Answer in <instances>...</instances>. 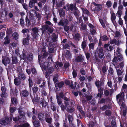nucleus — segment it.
<instances>
[{"label":"nucleus","mask_w":127,"mask_h":127,"mask_svg":"<svg viewBox=\"0 0 127 127\" xmlns=\"http://www.w3.org/2000/svg\"><path fill=\"white\" fill-rule=\"evenodd\" d=\"M99 21L101 25L102 26L103 28H105L106 27V26L103 20L101 19H99Z\"/></svg>","instance_id":"obj_59"},{"label":"nucleus","mask_w":127,"mask_h":127,"mask_svg":"<svg viewBox=\"0 0 127 127\" xmlns=\"http://www.w3.org/2000/svg\"><path fill=\"white\" fill-rule=\"evenodd\" d=\"M22 4L24 9L28 11L29 9V6L27 4L24 3Z\"/></svg>","instance_id":"obj_53"},{"label":"nucleus","mask_w":127,"mask_h":127,"mask_svg":"<svg viewBox=\"0 0 127 127\" xmlns=\"http://www.w3.org/2000/svg\"><path fill=\"white\" fill-rule=\"evenodd\" d=\"M32 122L34 126L35 127H38L40 126V122L38 120H32Z\"/></svg>","instance_id":"obj_26"},{"label":"nucleus","mask_w":127,"mask_h":127,"mask_svg":"<svg viewBox=\"0 0 127 127\" xmlns=\"http://www.w3.org/2000/svg\"><path fill=\"white\" fill-rule=\"evenodd\" d=\"M0 4L1 5V8L3 9V7H6V4H4L3 0H0ZM3 9H4V8Z\"/></svg>","instance_id":"obj_50"},{"label":"nucleus","mask_w":127,"mask_h":127,"mask_svg":"<svg viewBox=\"0 0 127 127\" xmlns=\"http://www.w3.org/2000/svg\"><path fill=\"white\" fill-rule=\"evenodd\" d=\"M56 68H59V66L60 67H62L63 65V64L61 62H57L56 63Z\"/></svg>","instance_id":"obj_57"},{"label":"nucleus","mask_w":127,"mask_h":127,"mask_svg":"<svg viewBox=\"0 0 127 127\" xmlns=\"http://www.w3.org/2000/svg\"><path fill=\"white\" fill-rule=\"evenodd\" d=\"M105 36H101L100 37V38H102V39L103 41H106L108 40V38L107 37V36L105 35Z\"/></svg>","instance_id":"obj_64"},{"label":"nucleus","mask_w":127,"mask_h":127,"mask_svg":"<svg viewBox=\"0 0 127 127\" xmlns=\"http://www.w3.org/2000/svg\"><path fill=\"white\" fill-rule=\"evenodd\" d=\"M103 84L104 83L103 82L100 81L98 80H97L95 83V85L97 88L102 86Z\"/></svg>","instance_id":"obj_27"},{"label":"nucleus","mask_w":127,"mask_h":127,"mask_svg":"<svg viewBox=\"0 0 127 127\" xmlns=\"http://www.w3.org/2000/svg\"><path fill=\"white\" fill-rule=\"evenodd\" d=\"M18 110L19 113V116H18L20 119V121L22 122H24L26 120L25 112L22 110L21 108H19L18 109Z\"/></svg>","instance_id":"obj_3"},{"label":"nucleus","mask_w":127,"mask_h":127,"mask_svg":"<svg viewBox=\"0 0 127 127\" xmlns=\"http://www.w3.org/2000/svg\"><path fill=\"white\" fill-rule=\"evenodd\" d=\"M50 66L49 63L48 62H45L43 63L42 65V68L45 70H47L48 67Z\"/></svg>","instance_id":"obj_18"},{"label":"nucleus","mask_w":127,"mask_h":127,"mask_svg":"<svg viewBox=\"0 0 127 127\" xmlns=\"http://www.w3.org/2000/svg\"><path fill=\"white\" fill-rule=\"evenodd\" d=\"M29 124L28 123H24L22 125H19L18 126H15L14 127H30Z\"/></svg>","instance_id":"obj_31"},{"label":"nucleus","mask_w":127,"mask_h":127,"mask_svg":"<svg viewBox=\"0 0 127 127\" xmlns=\"http://www.w3.org/2000/svg\"><path fill=\"white\" fill-rule=\"evenodd\" d=\"M124 93L122 92L116 96V100L120 106L123 108H125L123 111V115L124 117L126 116L127 112V107H126V105L124 102Z\"/></svg>","instance_id":"obj_1"},{"label":"nucleus","mask_w":127,"mask_h":127,"mask_svg":"<svg viewBox=\"0 0 127 127\" xmlns=\"http://www.w3.org/2000/svg\"><path fill=\"white\" fill-rule=\"evenodd\" d=\"M1 8L0 9V18L1 19L3 20L2 18H3L4 20V17L6 18L7 16L8 10L6 9V7H3V8Z\"/></svg>","instance_id":"obj_2"},{"label":"nucleus","mask_w":127,"mask_h":127,"mask_svg":"<svg viewBox=\"0 0 127 127\" xmlns=\"http://www.w3.org/2000/svg\"><path fill=\"white\" fill-rule=\"evenodd\" d=\"M46 121L48 124H51L52 122V119L51 117H48L45 119Z\"/></svg>","instance_id":"obj_43"},{"label":"nucleus","mask_w":127,"mask_h":127,"mask_svg":"<svg viewBox=\"0 0 127 127\" xmlns=\"http://www.w3.org/2000/svg\"><path fill=\"white\" fill-rule=\"evenodd\" d=\"M34 14L36 16L37 18L38 19V20H40L41 18V15L39 13H37L35 12V13Z\"/></svg>","instance_id":"obj_58"},{"label":"nucleus","mask_w":127,"mask_h":127,"mask_svg":"<svg viewBox=\"0 0 127 127\" xmlns=\"http://www.w3.org/2000/svg\"><path fill=\"white\" fill-rule=\"evenodd\" d=\"M109 73L111 75H112L113 74L114 70L113 68L111 66L109 68V69L108 70Z\"/></svg>","instance_id":"obj_56"},{"label":"nucleus","mask_w":127,"mask_h":127,"mask_svg":"<svg viewBox=\"0 0 127 127\" xmlns=\"http://www.w3.org/2000/svg\"><path fill=\"white\" fill-rule=\"evenodd\" d=\"M59 13L60 16L64 17L65 15V12L63 9H61L59 11Z\"/></svg>","instance_id":"obj_41"},{"label":"nucleus","mask_w":127,"mask_h":127,"mask_svg":"<svg viewBox=\"0 0 127 127\" xmlns=\"http://www.w3.org/2000/svg\"><path fill=\"white\" fill-rule=\"evenodd\" d=\"M82 9L83 11V13L86 14L88 16H90V14H91L90 12L87 9L84 8H82Z\"/></svg>","instance_id":"obj_36"},{"label":"nucleus","mask_w":127,"mask_h":127,"mask_svg":"<svg viewBox=\"0 0 127 127\" xmlns=\"http://www.w3.org/2000/svg\"><path fill=\"white\" fill-rule=\"evenodd\" d=\"M82 56H77L75 59L76 62H81L84 60Z\"/></svg>","instance_id":"obj_30"},{"label":"nucleus","mask_w":127,"mask_h":127,"mask_svg":"<svg viewBox=\"0 0 127 127\" xmlns=\"http://www.w3.org/2000/svg\"><path fill=\"white\" fill-rule=\"evenodd\" d=\"M13 64H16L18 63L17 58L16 56H12Z\"/></svg>","instance_id":"obj_37"},{"label":"nucleus","mask_w":127,"mask_h":127,"mask_svg":"<svg viewBox=\"0 0 127 127\" xmlns=\"http://www.w3.org/2000/svg\"><path fill=\"white\" fill-rule=\"evenodd\" d=\"M66 6H67L66 10L68 11L69 10L71 11H73L74 10H76L77 8L76 6V4L75 5L72 3H71L69 4V3H67L66 5Z\"/></svg>","instance_id":"obj_6"},{"label":"nucleus","mask_w":127,"mask_h":127,"mask_svg":"<svg viewBox=\"0 0 127 127\" xmlns=\"http://www.w3.org/2000/svg\"><path fill=\"white\" fill-rule=\"evenodd\" d=\"M11 104L13 105L14 104L16 105L18 102L17 98L15 97H11Z\"/></svg>","instance_id":"obj_25"},{"label":"nucleus","mask_w":127,"mask_h":127,"mask_svg":"<svg viewBox=\"0 0 127 127\" xmlns=\"http://www.w3.org/2000/svg\"><path fill=\"white\" fill-rule=\"evenodd\" d=\"M39 2L37 3L38 6L40 8L42 7V3L44 4L46 2V0H38Z\"/></svg>","instance_id":"obj_32"},{"label":"nucleus","mask_w":127,"mask_h":127,"mask_svg":"<svg viewBox=\"0 0 127 127\" xmlns=\"http://www.w3.org/2000/svg\"><path fill=\"white\" fill-rule=\"evenodd\" d=\"M42 81V79L40 77H38L35 79V83L37 84H40Z\"/></svg>","instance_id":"obj_42"},{"label":"nucleus","mask_w":127,"mask_h":127,"mask_svg":"<svg viewBox=\"0 0 127 127\" xmlns=\"http://www.w3.org/2000/svg\"><path fill=\"white\" fill-rule=\"evenodd\" d=\"M2 93L1 94V97L2 98H5L7 96V94L6 93V88L4 86H2L1 89Z\"/></svg>","instance_id":"obj_7"},{"label":"nucleus","mask_w":127,"mask_h":127,"mask_svg":"<svg viewBox=\"0 0 127 127\" xmlns=\"http://www.w3.org/2000/svg\"><path fill=\"white\" fill-rule=\"evenodd\" d=\"M10 94L11 97L12 96H17V94H18V90L16 88V87L15 89H14L12 87H11L10 86Z\"/></svg>","instance_id":"obj_11"},{"label":"nucleus","mask_w":127,"mask_h":127,"mask_svg":"<svg viewBox=\"0 0 127 127\" xmlns=\"http://www.w3.org/2000/svg\"><path fill=\"white\" fill-rule=\"evenodd\" d=\"M67 111L70 113H72L75 110V109L73 107H71L70 106H69L67 108Z\"/></svg>","instance_id":"obj_35"},{"label":"nucleus","mask_w":127,"mask_h":127,"mask_svg":"<svg viewBox=\"0 0 127 127\" xmlns=\"http://www.w3.org/2000/svg\"><path fill=\"white\" fill-rule=\"evenodd\" d=\"M65 3V0H58L56 2V6L58 8L61 7L64 5Z\"/></svg>","instance_id":"obj_14"},{"label":"nucleus","mask_w":127,"mask_h":127,"mask_svg":"<svg viewBox=\"0 0 127 127\" xmlns=\"http://www.w3.org/2000/svg\"><path fill=\"white\" fill-rule=\"evenodd\" d=\"M30 89L32 88L33 85V81L32 79H31L30 77H29L28 79Z\"/></svg>","instance_id":"obj_39"},{"label":"nucleus","mask_w":127,"mask_h":127,"mask_svg":"<svg viewBox=\"0 0 127 127\" xmlns=\"http://www.w3.org/2000/svg\"><path fill=\"white\" fill-rule=\"evenodd\" d=\"M14 82V84L16 86H18L21 84L20 80L18 77H15V76Z\"/></svg>","instance_id":"obj_24"},{"label":"nucleus","mask_w":127,"mask_h":127,"mask_svg":"<svg viewBox=\"0 0 127 127\" xmlns=\"http://www.w3.org/2000/svg\"><path fill=\"white\" fill-rule=\"evenodd\" d=\"M19 79L20 80H24L26 78L25 75L22 72H19L18 77Z\"/></svg>","instance_id":"obj_21"},{"label":"nucleus","mask_w":127,"mask_h":127,"mask_svg":"<svg viewBox=\"0 0 127 127\" xmlns=\"http://www.w3.org/2000/svg\"><path fill=\"white\" fill-rule=\"evenodd\" d=\"M23 59L24 60H28L30 61H32L33 59V56H22Z\"/></svg>","instance_id":"obj_29"},{"label":"nucleus","mask_w":127,"mask_h":127,"mask_svg":"<svg viewBox=\"0 0 127 127\" xmlns=\"http://www.w3.org/2000/svg\"><path fill=\"white\" fill-rule=\"evenodd\" d=\"M75 48L73 49L72 52L75 56H82V55L80 54V51L79 50V49L76 46V48Z\"/></svg>","instance_id":"obj_17"},{"label":"nucleus","mask_w":127,"mask_h":127,"mask_svg":"<svg viewBox=\"0 0 127 127\" xmlns=\"http://www.w3.org/2000/svg\"><path fill=\"white\" fill-rule=\"evenodd\" d=\"M26 38L23 39V44L24 45H28L29 44V40L30 39V35L29 34L25 35Z\"/></svg>","instance_id":"obj_5"},{"label":"nucleus","mask_w":127,"mask_h":127,"mask_svg":"<svg viewBox=\"0 0 127 127\" xmlns=\"http://www.w3.org/2000/svg\"><path fill=\"white\" fill-rule=\"evenodd\" d=\"M51 108L53 111H56V106L53 103H52L51 105Z\"/></svg>","instance_id":"obj_46"},{"label":"nucleus","mask_w":127,"mask_h":127,"mask_svg":"<svg viewBox=\"0 0 127 127\" xmlns=\"http://www.w3.org/2000/svg\"><path fill=\"white\" fill-rule=\"evenodd\" d=\"M42 50L43 52H44L42 56H48V53L46 52V48L44 46L42 48Z\"/></svg>","instance_id":"obj_51"},{"label":"nucleus","mask_w":127,"mask_h":127,"mask_svg":"<svg viewBox=\"0 0 127 127\" xmlns=\"http://www.w3.org/2000/svg\"><path fill=\"white\" fill-rule=\"evenodd\" d=\"M26 26L27 27H29L31 25V22L28 17L26 16L25 18Z\"/></svg>","instance_id":"obj_28"},{"label":"nucleus","mask_w":127,"mask_h":127,"mask_svg":"<svg viewBox=\"0 0 127 127\" xmlns=\"http://www.w3.org/2000/svg\"><path fill=\"white\" fill-rule=\"evenodd\" d=\"M103 49L101 47H100L99 48H97L95 52V56H104L103 52Z\"/></svg>","instance_id":"obj_9"},{"label":"nucleus","mask_w":127,"mask_h":127,"mask_svg":"<svg viewBox=\"0 0 127 127\" xmlns=\"http://www.w3.org/2000/svg\"><path fill=\"white\" fill-rule=\"evenodd\" d=\"M13 116V115L11 114L10 118L8 117H5L4 120L0 121V124L2 125H4L8 124L10 122L12 121Z\"/></svg>","instance_id":"obj_4"},{"label":"nucleus","mask_w":127,"mask_h":127,"mask_svg":"<svg viewBox=\"0 0 127 127\" xmlns=\"http://www.w3.org/2000/svg\"><path fill=\"white\" fill-rule=\"evenodd\" d=\"M64 84V83L63 81L55 84V86L56 90L57 91H59L60 90L61 88L63 86Z\"/></svg>","instance_id":"obj_13"},{"label":"nucleus","mask_w":127,"mask_h":127,"mask_svg":"<svg viewBox=\"0 0 127 127\" xmlns=\"http://www.w3.org/2000/svg\"><path fill=\"white\" fill-rule=\"evenodd\" d=\"M58 74L56 75L53 77V81L55 84L57 83L58 81Z\"/></svg>","instance_id":"obj_44"},{"label":"nucleus","mask_w":127,"mask_h":127,"mask_svg":"<svg viewBox=\"0 0 127 127\" xmlns=\"http://www.w3.org/2000/svg\"><path fill=\"white\" fill-rule=\"evenodd\" d=\"M71 84L70 85V87L73 89H75V88L78 89L79 87V84L76 82H75L74 85H73V82L71 81Z\"/></svg>","instance_id":"obj_22"},{"label":"nucleus","mask_w":127,"mask_h":127,"mask_svg":"<svg viewBox=\"0 0 127 127\" xmlns=\"http://www.w3.org/2000/svg\"><path fill=\"white\" fill-rule=\"evenodd\" d=\"M95 44L94 43H90L89 44V46L90 49L93 50L94 49Z\"/></svg>","instance_id":"obj_60"},{"label":"nucleus","mask_w":127,"mask_h":127,"mask_svg":"<svg viewBox=\"0 0 127 127\" xmlns=\"http://www.w3.org/2000/svg\"><path fill=\"white\" fill-rule=\"evenodd\" d=\"M31 97L32 98V101L34 104L36 103L38 104L39 103L40 98L38 96L36 95L35 96V95H34V97L33 98V96L31 94H30Z\"/></svg>","instance_id":"obj_8"},{"label":"nucleus","mask_w":127,"mask_h":127,"mask_svg":"<svg viewBox=\"0 0 127 127\" xmlns=\"http://www.w3.org/2000/svg\"><path fill=\"white\" fill-rule=\"evenodd\" d=\"M32 90L33 91V95H35V93L36 94V93L37 92L38 90V88L37 87H35L32 88Z\"/></svg>","instance_id":"obj_52"},{"label":"nucleus","mask_w":127,"mask_h":127,"mask_svg":"<svg viewBox=\"0 0 127 127\" xmlns=\"http://www.w3.org/2000/svg\"><path fill=\"white\" fill-rule=\"evenodd\" d=\"M116 19V16L114 12L112 14H111V20L112 22L113 21H115Z\"/></svg>","instance_id":"obj_48"},{"label":"nucleus","mask_w":127,"mask_h":127,"mask_svg":"<svg viewBox=\"0 0 127 127\" xmlns=\"http://www.w3.org/2000/svg\"><path fill=\"white\" fill-rule=\"evenodd\" d=\"M41 99L42 100L41 102L40 101L39 104H41L42 105V107H46V106H47L48 105L47 103L46 102L44 98L43 99L42 98Z\"/></svg>","instance_id":"obj_20"},{"label":"nucleus","mask_w":127,"mask_h":127,"mask_svg":"<svg viewBox=\"0 0 127 127\" xmlns=\"http://www.w3.org/2000/svg\"><path fill=\"white\" fill-rule=\"evenodd\" d=\"M111 112L108 109L105 112V115L107 116H110L111 115Z\"/></svg>","instance_id":"obj_47"},{"label":"nucleus","mask_w":127,"mask_h":127,"mask_svg":"<svg viewBox=\"0 0 127 127\" xmlns=\"http://www.w3.org/2000/svg\"><path fill=\"white\" fill-rule=\"evenodd\" d=\"M72 74L73 78H75L77 76V74L76 71L75 70H73L72 72Z\"/></svg>","instance_id":"obj_63"},{"label":"nucleus","mask_w":127,"mask_h":127,"mask_svg":"<svg viewBox=\"0 0 127 127\" xmlns=\"http://www.w3.org/2000/svg\"><path fill=\"white\" fill-rule=\"evenodd\" d=\"M102 7H95V8H93V10L94 11H99L102 9Z\"/></svg>","instance_id":"obj_54"},{"label":"nucleus","mask_w":127,"mask_h":127,"mask_svg":"<svg viewBox=\"0 0 127 127\" xmlns=\"http://www.w3.org/2000/svg\"><path fill=\"white\" fill-rule=\"evenodd\" d=\"M18 34L16 32H15L13 34V38L15 40H16L18 39Z\"/></svg>","instance_id":"obj_55"},{"label":"nucleus","mask_w":127,"mask_h":127,"mask_svg":"<svg viewBox=\"0 0 127 127\" xmlns=\"http://www.w3.org/2000/svg\"><path fill=\"white\" fill-rule=\"evenodd\" d=\"M64 27L65 31L68 32V31L69 29V26L66 25H64Z\"/></svg>","instance_id":"obj_62"},{"label":"nucleus","mask_w":127,"mask_h":127,"mask_svg":"<svg viewBox=\"0 0 127 127\" xmlns=\"http://www.w3.org/2000/svg\"><path fill=\"white\" fill-rule=\"evenodd\" d=\"M2 62L5 65L6 64H9L10 62V59L6 56H2Z\"/></svg>","instance_id":"obj_16"},{"label":"nucleus","mask_w":127,"mask_h":127,"mask_svg":"<svg viewBox=\"0 0 127 127\" xmlns=\"http://www.w3.org/2000/svg\"><path fill=\"white\" fill-rule=\"evenodd\" d=\"M20 95L21 98H26L29 95V92L26 90H24L22 91Z\"/></svg>","instance_id":"obj_12"},{"label":"nucleus","mask_w":127,"mask_h":127,"mask_svg":"<svg viewBox=\"0 0 127 127\" xmlns=\"http://www.w3.org/2000/svg\"><path fill=\"white\" fill-rule=\"evenodd\" d=\"M106 5L108 8H110L112 5V2L110 1H108L106 2Z\"/></svg>","instance_id":"obj_61"},{"label":"nucleus","mask_w":127,"mask_h":127,"mask_svg":"<svg viewBox=\"0 0 127 127\" xmlns=\"http://www.w3.org/2000/svg\"><path fill=\"white\" fill-rule=\"evenodd\" d=\"M20 24L23 28L25 27V23L23 18H20Z\"/></svg>","instance_id":"obj_34"},{"label":"nucleus","mask_w":127,"mask_h":127,"mask_svg":"<svg viewBox=\"0 0 127 127\" xmlns=\"http://www.w3.org/2000/svg\"><path fill=\"white\" fill-rule=\"evenodd\" d=\"M13 105L10 104L9 108L10 112L11 113H13L16 110V108L15 107H13Z\"/></svg>","instance_id":"obj_33"},{"label":"nucleus","mask_w":127,"mask_h":127,"mask_svg":"<svg viewBox=\"0 0 127 127\" xmlns=\"http://www.w3.org/2000/svg\"><path fill=\"white\" fill-rule=\"evenodd\" d=\"M68 119L69 123V124H72L74 118L72 115H68Z\"/></svg>","instance_id":"obj_40"},{"label":"nucleus","mask_w":127,"mask_h":127,"mask_svg":"<svg viewBox=\"0 0 127 127\" xmlns=\"http://www.w3.org/2000/svg\"><path fill=\"white\" fill-rule=\"evenodd\" d=\"M81 46L83 51H84L86 56H90L89 53L86 52V51H85V49L86 48L87 46L86 42V41L83 40L82 42Z\"/></svg>","instance_id":"obj_15"},{"label":"nucleus","mask_w":127,"mask_h":127,"mask_svg":"<svg viewBox=\"0 0 127 127\" xmlns=\"http://www.w3.org/2000/svg\"><path fill=\"white\" fill-rule=\"evenodd\" d=\"M32 30L33 32L32 36L33 38L34 39L36 38L39 32L38 28L36 27H34L32 29Z\"/></svg>","instance_id":"obj_10"},{"label":"nucleus","mask_w":127,"mask_h":127,"mask_svg":"<svg viewBox=\"0 0 127 127\" xmlns=\"http://www.w3.org/2000/svg\"><path fill=\"white\" fill-rule=\"evenodd\" d=\"M53 38H52V40L53 42H55L56 41V39L58 38V35L54 33H53L52 36Z\"/></svg>","instance_id":"obj_45"},{"label":"nucleus","mask_w":127,"mask_h":127,"mask_svg":"<svg viewBox=\"0 0 127 127\" xmlns=\"http://www.w3.org/2000/svg\"><path fill=\"white\" fill-rule=\"evenodd\" d=\"M47 56H38V62L41 67H42V64L41 63L43 61L44 59H45Z\"/></svg>","instance_id":"obj_23"},{"label":"nucleus","mask_w":127,"mask_h":127,"mask_svg":"<svg viewBox=\"0 0 127 127\" xmlns=\"http://www.w3.org/2000/svg\"><path fill=\"white\" fill-rule=\"evenodd\" d=\"M45 116L44 112H41L39 113L38 115L39 119L41 121H43L45 119Z\"/></svg>","instance_id":"obj_19"},{"label":"nucleus","mask_w":127,"mask_h":127,"mask_svg":"<svg viewBox=\"0 0 127 127\" xmlns=\"http://www.w3.org/2000/svg\"><path fill=\"white\" fill-rule=\"evenodd\" d=\"M80 35L79 33H77L75 34L74 36L75 39L78 41H79L80 40Z\"/></svg>","instance_id":"obj_38"},{"label":"nucleus","mask_w":127,"mask_h":127,"mask_svg":"<svg viewBox=\"0 0 127 127\" xmlns=\"http://www.w3.org/2000/svg\"><path fill=\"white\" fill-rule=\"evenodd\" d=\"M122 14V11L121 10H118L117 13H116V16L119 18L121 17V16Z\"/></svg>","instance_id":"obj_49"}]
</instances>
